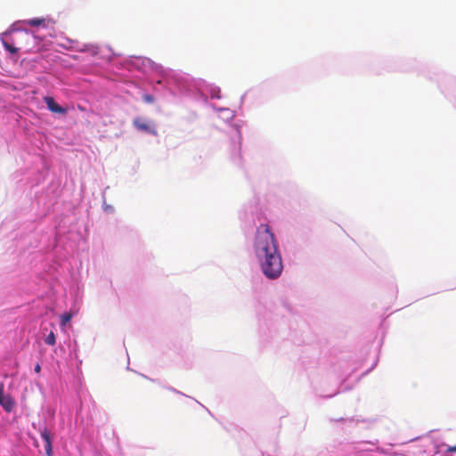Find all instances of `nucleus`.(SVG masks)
<instances>
[{
	"label": "nucleus",
	"instance_id": "1",
	"mask_svg": "<svg viewBox=\"0 0 456 456\" xmlns=\"http://www.w3.org/2000/svg\"><path fill=\"white\" fill-rule=\"evenodd\" d=\"M254 250L263 273L269 279L281 274L283 265L274 234L267 224H261L256 233Z\"/></svg>",
	"mask_w": 456,
	"mask_h": 456
},
{
	"label": "nucleus",
	"instance_id": "2",
	"mask_svg": "<svg viewBox=\"0 0 456 456\" xmlns=\"http://www.w3.org/2000/svg\"><path fill=\"white\" fill-rule=\"evenodd\" d=\"M133 124L134 127L140 131L146 132L151 134H157V131L155 126L150 123L145 122L141 118H136L134 119Z\"/></svg>",
	"mask_w": 456,
	"mask_h": 456
},
{
	"label": "nucleus",
	"instance_id": "3",
	"mask_svg": "<svg viewBox=\"0 0 456 456\" xmlns=\"http://www.w3.org/2000/svg\"><path fill=\"white\" fill-rule=\"evenodd\" d=\"M41 437L45 443V453L46 456H53V446H52V435L47 428H44L41 432Z\"/></svg>",
	"mask_w": 456,
	"mask_h": 456
},
{
	"label": "nucleus",
	"instance_id": "4",
	"mask_svg": "<svg viewBox=\"0 0 456 456\" xmlns=\"http://www.w3.org/2000/svg\"><path fill=\"white\" fill-rule=\"evenodd\" d=\"M45 102L48 110L53 113L66 114L67 112V110L60 106L51 96L45 97Z\"/></svg>",
	"mask_w": 456,
	"mask_h": 456
},
{
	"label": "nucleus",
	"instance_id": "5",
	"mask_svg": "<svg viewBox=\"0 0 456 456\" xmlns=\"http://www.w3.org/2000/svg\"><path fill=\"white\" fill-rule=\"evenodd\" d=\"M0 404L5 411L10 412L13 410L15 403L11 396L5 395L4 398L0 400Z\"/></svg>",
	"mask_w": 456,
	"mask_h": 456
},
{
	"label": "nucleus",
	"instance_id": "6",
	"mask_svg": "<svg viewBox=\"0 0 456 456\" xmlns=\"http://www.w3.org/2000/svg\"><path fill=\"white\" fill-rule=\"evenodd\" d=\"M27 23L31 27L41 26L45 23V20L43 18H34L27 20Z\"/></svg>",
	"mask_w": 456,
	"mask_h": 456
},
{
	"label": "nucleus",
	"instance_id": "7",
	"mask_svg": "<svg viewBox=\"0 0 456 456\" xmlns=\"http://www.w3.org/2000/svg\"><path fill=\"white\" fill-rule=\"evenodd\" d=\"M72 318V314L70 313H64L61 316V325L65 326Z\"/></svg>",
	"mask_w": 456,
	"mask_h": 456
},
{
	"label": "nucleus",
	"instance_id": "8",
	"mask_svg": "<svg viewBox=\"0 0 456 456\" xmlns=\"http://www.w3.org/2000/svg\"><path fill=\"white\" fill-rule=\"evenodd\" d=\"M45 342L49 346H53L56 342L55 335L53 331H51L48 336L45 338Z\"/></svg>",
	"mask_w": 456,
	"mask_h": 456
},
{
	"label": "nucleus",
	"instance_id": "9",
	"mask_svg": "<svg viewBox=\"0 0 456 456\" xmlns=\"http://www.w3.org/2000/svg\"><path fill=\"white\" fill-rule=\"evenodd\" d=\"M3 45H4V47L5 48V50H7L8 52L12 53H16L18 52V48L14 47L13 45H10L9 43L5 42V41H3Z\"/></svg>",
	"mask_w": 456,
	"mask_h": 456
},
{
	"label": "nucleus",
	"instance_id": "10",
	"mask_svg": "<svg viewBox=\"0 0 456 456\" xmlns=\"http://www.w3.org/2000/svg\"><path fill=\"white\" fill-rule=\"evenodd\" d=\"M142 99L144 102H148V103H152L154 102V97L151 94H144L142 96Z\"/></svg>",
	"mask_w": 456,
	"mask_h": 456
},
{
	"label": "nucleus",
	"instance_id": "11",
	"mask_svg": "<svg viewBox=\"0 0 456 456\" xmlns=\"http://www.w3.org/2000/svg\"><path fill=\"white\" fill-rule=\"evenodd\" d=\"M5 395H4V384L0 383V400L4 398Z\"/></svg>",
	"mask_w": 456,
	"mask_h": 456
},
{
	"label": "nucleus",
	"instance_id": "12",
	"mask_svg": "<svg viewBox=\"0 0 456 456\" xmlns=\"http://www.w3.org/2000/svg\"><path fill=\"white\" fill-rule=\"evenodd\" d=\"M446 452H456V445L449 446V447L446 449Z\"/></svg>",
	"mask_w": 456,
	"mask_h": 456
},
{
	"label": "nucleus",
	"instance_id": "13",
	"mask_svg": "<svg viewBox=\"0 0 456 456\" xmlns=\"http://www.w3.org/2000/svg\"><path fill=\"white\" fill-rule=\"evenodd\" d=\"M40 370H41V366H40V364H39V363H37V364H36V366H35V371H36L37 373H39V372H40Z\"/></svg>",
	"mask_w": 456,
	"mask_h": 456
},
{
	"label": "nucleus",
	"instance_id": "14",
	"mask_svg": "<svg viewBox=\"0 0 456 456\" xmlns=\"http://www.w3.org/2000/svg\"><path fill=\"white\" fill-rule=\"evenodd\" d=\"M236 134H237V137L239 139L238 149L240 150V133L238 131L236 132Z\"/></svg>",
	"mask_w": 456,
	"mask_h": 456
}]
</instances>
